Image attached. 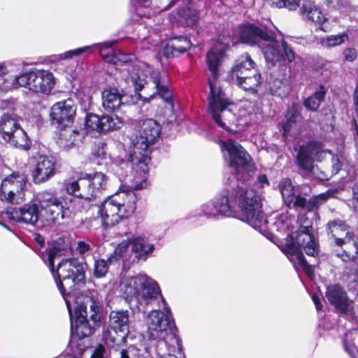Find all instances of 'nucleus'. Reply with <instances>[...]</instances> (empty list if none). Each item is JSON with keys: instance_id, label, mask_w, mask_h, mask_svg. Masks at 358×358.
I'll return each mask as SVG.
<instances>
[{"instance_id": "f257e3e1", "label": "nucleus", "mask_w": 358, "mask_h": 358, "mask_svg": "<svg viewBox=\"0 0 358 358\" xmlns=\"http://www.w3.org/2000/svg\"><path fill=\"white\" fill-rule=\"evenodd\" d=\"M220 145L225 161L236 176H229L220 196L200 206L199 215L208 219L229 217L238 206L243 221L259 231H265L268 221L262 213L259 196L248 187L253 171L250 156L239 143L231 139L221 141Z\"/></svg>"}, {"instance_id": "f03ea898", "label": "nucleus", "mask_w": 358, "mask_h": 358, "mask_svg": "<svg viewBox=\"0 0 358 358\" xmlns=\"http://www.w3.org/2000/svg\"><path fill=\"white\" fill-rule=\"evenodd\" d=\"M120 291L129 300H135L145 305L159 303L157 310H151L145 322L150 340L165 341L172 348H180V341L175 334L171 321V311L162 295L158 283L145 274L124 278L120 283Z\"/></svg>"}, {"instance_id": "7ed1b4c3", "label": "nucleus", "mask_w": 358, "mask_h": 358, "mask_svg": "<svg viewBox=\"0 0 358 358\" xmlns=\"http://www.w3.org/2000/svg\"><path fill=\"white\" fill-rule=\"evenodd\" d=\"M34 201L8 210L6 217L11 221L35 225L40 216L48 226H57L71 221L83 208L79 199L58 196L48 190L37 193Z\"/></svg>"}, {"instance_id": "20e7f679", "label": "nucleus", "mask_w": 358, "mask_h": 358, "mask_svg": "<svg viewBox=\"0 0 358 358\" xmlns=\"http://www.w3.org/2000/svg\"><path fill=\"white\" fill-rule=\"evenodd\" d=\"M226 48L227 45L224 44H217L212 48L206 54V63L210 72L208 78L210 87L208 110L215 122L220 127L227 130L234 124L243 127L250 124L254 114L240 110L238 117H236L234 113V105L227 97L220 85L219 67L225 57Z\"/></svg>"}, {"instance_id": "39448f33", "label": "nucleus", "mask_w": 358, "mask_h": 358, "mask_svg": "<svg viewBox=\"0 0 358 358\" xmlns=\"http://www.w3.org/2000/svg\"><path fill=\"white\" fill-rule=\"evenodd\" d=\"M138 198L134 191L120 190L108 196L99 206L103 225L113 227L132 216L136 209Z\"/></svg>"}, {"instance_id": "423d86ee", "label": "nucleus", "mask_w": 358, "mask_h": 358, "mask_svg": "<svg viewBox=\"0 0 358 358\" xmlns=\"http://www.w3.org/2000/svg\"><path fill=\"white\" fill-rule=\"evenodd\" d=\"M312 231V227L301 226L297 231L287 234L285 239V252L296 257L299 266L310 278L313 275V268L307 263L301 248H303L308 256L315 257L317 255L319 246Z\"/></svg>"}, {"instance_id": "0eeeda50", "label": "nucleus", "mask_w": 358, "mask_h": 358, "mask_svg": "<svg viewBox=\"0 0 358 358\" xmlns=\"http://www.w3.org/2000/svg\"><path fill=\"white\" fill-rule=\"evenodd\" d=\"M239 35L243 43L259 47L267 62L273 63L280 59L279 42L274 31L267 26L247 24L241 27Z\"/></svg>"}, {"instance_id": "6e6552de", "label": "nucleus", "mask_w": 358, "mask_h": 358, "mask_svg": "<svg viewBox=\"0 0 358 358\" xmlns=\"http://www.w3.org/2000/svg\"><path fill=\"white\" fill-rule=\"evenodd\" d=\"M50 270L57 286L66 301L69 314L71 315L70 301L66 296V292L67 295H70L76 285L83 282V265L76 258L64 259L58 264L56 271L54 270V266Z\"/></svg>"}, {"instance_id": "1a4fd4ad", "label": "nucleus", "mask_w": 358, "mask_h": 358, "mask_svg": "<svg viewBox=\"0 0 358 358\" xmlns=\"http://www.w3.org/2000/svg\"><path fill=\"white\" fill-rule=\"evenodd\" d=\"M130 79L136 92L141 90L147 84L148 75L152 80L157 94L171 109H173V93L169 86V77L166 73L153 71L152 68L145 64H139L129 71Z\"/></svg>"}, {"instance_id": "9d476101", "label": "nucleus", "mask_w": 358, "mask_h": 358, "mask_svg": "<svg viewBox=\"0 0 358 358\" xmlns=\"http://www.w3.org/2000/svg\"><path fill=\"white\" fill-rule=\"evenodd\" d=\"M75 333L82 338L92 335L101 324L100 303L94 298H88L86 305L79 304L75 308Z\"/></svg>"}, {"instance_id": "9b49d317", "label": "nucleus", "mask_w": 358, "mask_h": 358, "mask_svg": "<svg viewBox=\"0 0 358 358\" xmlns=\"http://www.w3.org/2000/svg\"><path fill=\"white\" fill-rule=\"evenodd\" d=\"M327 227L335 244L343 248V252H338L337 256L344 262L353 261L358 255V245L349 227L343 220H334L327 223Z\"/></svg>"}, {"instance_id": "f8f14e48", "label": "nucleus", "mask_w": 358, "mask_h": 358, "mask_svg": "<svg viewBox=\"0 0 358 358\" xmlns=\"http://www.w3.org/2000/svg\"><path fill=\"white\" fill-rule=\"evenodd\" d=\"M139 130L132 138L133 150L131 154L140 156L143 160L148 159L149 148L159 136V124L152 119H145L138 122Z\"/></svg>"}, {"instance_id": "ddd939ff", "label": "nucleus", "mask_w": 358, "mask_h": 358, "mask_svg": "<svg viewBox=\"0 0 358 358\" xmlns=\"http://www.w3.org/2000/svg\"><path fill=\"white\" fill-rule=\"evenodd\" d=\"M13 85L28 88L43 94H49L55 85V78L48 70L34 69L15 76Z\"/></svg>"}, {"instance_id": "4468645a", "label": "nucleus", "mask_w": 358, "mask_h": 358, "mask_svg": "<svg viewBox=\"0 0 358 358\" xmlns=\"http://www.w3.org/2000/svg\"><path fill=\"white\" fill-rule=\"evenodd\" d=\"M0 132L2 138L10 145L23 150L29 149V138L18 124L17 116L13 112L5 113L1 116Z\"/></svg>"}, {"instance_id": "2eb2a0df", "label": "nucleus", "mask_w": 358, "mask_h": 358, "mask_svg": "<svg viewBox=\"0 0 358 358\" xmlns=\"http://www.w3.org/2000/svg\"><path fill=\"white\" fill-rule=\"evenodd\" d=\"M327 153L328 150L323 149L322 144L318 142H309L300 147L297 155V162L299 167L307 173H311L319 180H328V176L321 171L319 174L316 173L314 166V160L322 161Z\"/></svg>"}, {"instance_id": "dca6fc26", "label": "nucleus", "mask_w": 358, "mask_h": 358, "mask_svg": "<svg viewBox=\"0 0 358 358\" xmlns=\"http://www.w3.org/2000/svg\"><path fill=\"white\" fill-rule=\"evenodd\" d=\"M26 190V177L19 173H13L2 180L0 199L4 202L20 204L25 201Z\"/></svg>"}, {"instance_id": "f3484780", "label": "nucleus", "mask_w": 358, "mask_h": 358, "mask_svg": "<svg viewBox=\"0 0 358 358\" xmlns=\"http://www.w3.org/2000/svg\"><path fill=\"white\" fill-rule=\"evenodd\" d=\"M113 42L107 41L101 43L93 44L78 48L75 50L66 52L62 57V59H69L75 56L88 54L93 47H98L99 53L103 59L108 63L117 64L127 63L131 60V56L122 52L115 53L112 49Z\"/></svg>"}, {"instance_id": "a211bd4d", "label": "nucleus", "mask_w": 358, "mask_h": 358, "mask_svg": "<svg viewBox=\"0 0 358 358\" xmlns=\"http://www.w3.org/2000/svg\"><path fill=\"white\" fill-rule=\"evenodd\" d=\"M325 296L329 303L348 320L357 319L353 302L348 298L346 292L341 285L335 284L327 286Z\"/></svg>"}, {"instance_id": "6ab92c4d", "label": "nucleus", "mask_w": 358, "mask_h": 358, "mask_svg": "<svg viewBox=\"0 0 358 358\" xmlns=\"http://www.w3.org/2000/svg\"><path fill=\"white\" fill-rule=\"evenodd\" d=\"M129 159L136 175L127 176L124 178L125 183L130 189L134 190L146 188L148 186V164L150 162V158L148 157V160H143L140 157H138V155L130 154Z\"/></svg>"}, {"instance_id": "aec40b11", "label": "nucleus", "mask_w": 358, "mask_h": 358, "mask_svg": "<svg viewBox=\"0 0 358 358\" xmlns=\"http://www.w3.org/2000/svg\"><path fill=\"white\" fill-rule=\"evenodd\" d=\"M76 110V103L71 97L58 101L51 107V120L56 124L66 127L73 122Z\"/></svg>"}, {"instance_id": "412c9836", "label": "nucleus", "mask_w": 358, "mask_h": 358, "mask_svg": "<svg viewBox=\"0 0 358 358\" xmlns=\"http://www.w3.org/2000/svg\"><path fill=\"white\" fill-rule=\"evenodd\" d=\"M122 122L117 117L104 115L99 117L95 114H89L85 119L87 132H106L120 127Z\"/></svg>"}, {"instance_id": "4be33fe9", "label": "nucleus", "mask_w": 358, "mask_h": 358, "mask_svg": "<svg viewBox=\"0 0 358 358\" xmlns=\"http://www.w3.org/2000/svg\"><path fill=\"white\" fill-rule=\"evenodd\" d=\"M56 162L52 157L39 155L32 171L35 184H40L50 179L55 174Z\"/></svg>"}, {"instance_id": "5701e85b", "label": "nucleus", "mask_w": 358, "mask_h": 358, "mask_svg": "<svg viewBox=\"0 0 358 358\" xmlns=\"http://www.w3.org/2000/svg\"><path fill=\"white\" fill-rule=\"evenodd\" d=\"M303 16L309 21L313 22L315 26L324 31H329L331 26L329 20L325 13H323L321 8L314 1H304L301 7Z\"/></svg>"}, {"instance_id": "b1692460", "label": "nucleus", "mask_w": 358, "mask_h": 358, "mask_svg": "<svg viewBox=\"0 0 358 358\" xmlns=\"http://www.w3.org/2000/svg\"><path fill=\"white\" fill-rule=\"evenodd\" d=\"M107 181L106 176L101 172L86 173L82 181V185L86 187L87 191L83 194L85 199H90L100 194L106 189Z\"/></svg>"}, {"instance_id": "393cba45", "label": "nucleus", "mask_w": 358, "mask_h": 358, "mask_svg": "<svg viewBox=\"0 0 358 358\" xmlns=\"http://www.w3.org/2000/svg\"><path fill=\"white\" fill-rule=\"evenodd\" d=\"M71 253V244L69 238L62 237L55 241L52 247L45 253L43 254V260L48 263L50 269L54 266L55 259L66 256Z\"/></svg>"}, {"instance_id": "a878e982", "label": "nucleus", "mask_w": 358, "mask_h": 358, "mask_svg": "<svg viewBox=\"0 0 358 358\" xmlns=\"http://www.w3.org/2000/svg\"><path fill=\"white\" fill-rule=\"evenodd\" d=\"M278 188L287 207H305L306 199L301 196L295 195L294 187L290 179L285 178L282 180L278 185Z\"/></svg>"}, {"instance_id": "bb28decb", "label": "nucleus", "mask_w": 358, "mask_h": 358, "mask_svg": "<svg viewBox=\"0 0 358 358\" xmlns=\"http://www.w3.org/2000/svg\"><path fill=\"white\" fill-rule=\"evenodd\" d=\"M101 99L102 106L108 112L117 111L124 106L123 96L117 88L104 89L101 94Z\"/></svg>"}, {"instance_id": "cd10ccee", "label": "nucleus", "mask_w": 358, "mask_h": 358, "mask_svg": "<svg viewBox=\"0 0 358 358\" xmlns=\"http://www.w3.org/2000/svg\"><path fill=\"white\" fill-rule=\"evenodd\" d=\"M252 71H258L255 68V63L248 54L243 55L236 60L231 69V79H239L241 76L252 73Z\"/></svg>"}, {"instance_id": "c85d7f7f", "label": "nucleus", "mask_w": 358, "mask_h": 358, "mask_svg": "<svg viewBox=\"0 0 358 358\" xmlns=\"http://www.w3.org/2000/svg\"><path fill=\"white\" fill-rule=\"evenodd\" d=\"M192 43L184 36L172 38L165 46L164 54L167 56L177 57L190 48Z\"/></svg>"}, {"instance_id": "c756f323", "label": "nucleus", "mask_w": 358, "mask_h": 358, "mask_svg": "<svg viewBox=\"0 0 358 358\" xmlns=\"http://www.w3.org/2000/svg\"><path fill=\"white\" fill-rule=\"evenodd\" d=\"M110 327L127 334L129 328L128 310H114L110 313Z\"/></svg>"}, {"instance_id": "7c9ffc66", "label": "nucleus", "mask_w": 358, "mask_h": 358, "mask_svg": "<svg viewBox=\"0 0 358 358\" xmlns=\"http://www.w3.org/2000/svg\"><path fill=\"white\" fill-rule=\"evenodd\" d=\"M251 73L245 76H241L239 79L232 80V81L245 91L252 93L257 92L262 81V76L258 71H252Z\"/></svg>"}, {"instance_id": "2f4dec72", "label": "nucleus", "mask_w": 358, "mask_h": 358, "mask_svg": "<svg viewBox=\"0 0 358 358\" xmlns=\"http://www.w3.org/2000/svg\"><path fill=\"white\" fill-rule=\"evenodd\" d=\"M131 245V250L136 254L138 258L146 259L147 256L152 252L154 245L148 243L147 240L142 236H134L129 241Z\"/></svg>"}, {"instance_id": "473e14b6", "label": "nucleus", "mask_w": 358, "mask_h": 358, "mask_svg": "<svg viewBox=\"0 0 358 358\" xmlns=\"http://www.w3.org/2000/svg\"><path fill=\"white\" fill-rule=\"evenodd\" d=\"M82 136V134L76 130L66 128L61 131L58 143L61 147L69 148L80 141Z\"/></svg>"}, {"instance_id": "72a5a7b5", "label": "nucleus", "mask_w": 358, "mask_h": 358, "mask_svg": "<svg viewBox=\"0 0 358 358\" xmlns=\"http://www.w3.org/2000/svg\"><path fill=\"white\" fill-rule=\"evenodd\" d=\"M83 177L80 178L78 180L69 179L64 181V188L66 193L73 195L78 199H84L83 194L87 192L86 187L82 185Z\"/></svg>"}, {"instance_id": "f704fd0d", "label": "nucleus", "mask_w": 358, "mask_h": 358, "mask_svg": "<svg viewBox=\"0 0 358 358\" xmlns=\"http://www.w3.org/2000/svg\"><path fill=\"white\" fill-rule=\"evenodd\" d=\"M127 334L120 333L118 330L110 328L104 334V342L106 345L115 348L122 343H124L127 340Z\"/></svg>"}, {"instance_id": "c9c22d12", "label": "nucleus", "mask_w": 358, "mask_h": 358, "mask_svg": "<svg viewBox=\"0 0 358 358\" xmlns=\"http://www.w3.org/2000/svg\"><path fill=\"white\" fill-rule=\"evenodd\" d=\"M349 38L346 32L330 35L320 38L319 43L324 48H334L342 45Z\"/></svg>"}, {"instance_id": "e433bc0d", "label": "nucleus", "mask_w": 358, "mask_h": 358, "mask_svg": "<svg viewBox=\"0 0 358 358\" xmlns=\"http://www.w3.org/2000/svg\"><path fill=\"white\" fill-rule=\"evenodd\" d=\"M334 194V192L328 190L324 193L320 194L310 199L308 201H306V204L302 209H306L308 211H313L317 209L320 206L323 204L329 198Z\"/></svg>"}, {"instance_id": "4c0bfd02", "label": "nucleus", "mask_w": 358, "mask_h": 358, "mask_svg": "<svg viewBox=\"0 0 358 358\" xmlns=\"http://www.w3.org/2000/svg\"><path fill=\"white\" fill-rule=\"evenodd\" d=\"M326 94L325 88L320 86L319 90L315 94L305 100V106L310 110L315 111L319 108L322 101L324 100Z\"/></svg>"}, {"instance_id": "58836bf2", "label": "nucleus", "mask_w": 358, "mask_h": 358, "mask_svg": "<svg viewBox=\"0 0 358 358\" xmlns=\"http://www.w3.org/2000/svg\"><path fill=\"white\" fill-rule=\"evenodd\" d=\"M279 50L280 52V58L278 61L271 63L272 64H275V63L280 62L283 57H285L289 62H292L294 60L295 54L293 50L283 40L281 43H279Z\"/></svg>"}, {"instance_id": "ea45409f", "label": "nucleus", "mask_w": 358, "mask_h": 358, "mask_svg": "<svg viewBox=\"0 0 358 358\" xmlns=\"http://www.w3.org/2000/svg\"><path fill=\"white\" fill-rule=\"evenodd\" d=\"M129 245H130V242L129 240L122 241L115 248L113 253L108 259V261L110 263H112L113 259L117 260V259H120V258L123 257L124 253L127 251Z\"/></svg>"}, {"instance_id": "a19ab883", "label": "nucleus", "mask_w": 358, "mask_h": 358, "mask_svg": "<svg viewBox=\"0 0 358 358\" xmlns=\"http://www.w3.org/2000/svg\"><path fill=\"white\" fill-rule=\"evenodd\" d=\"M108 264L110 263L108 260L106 261L103 259L96 260L94 265V275L96 278L105 276L108 271Z\"/></svg>"}, {"instance_id": "79ce46f5", "label": "nucleus", "mask_w": 358, "mask_h": 358, "mask_svg": "<svg viewBox=\"0 0 358 358\" xmlns=\"http://www.w3.org/2000/svg\"><path fill=\"white\" fill-rule=\"evenodd\" d=\"M182 20L187 26L192 27L196 24L198 21V13L196 10L187 8L182 11Z\"/></svg>"}, {"instance_id": "37998d69", "label": "nucleus", "mask_w": 358, "mask_h": 358, "mask_svg": "<svg viewBox=\"0 0 358 358\" xmlns=\"http://www.w3.org/2000/svg\"><path fill=\"white\" fill-rule=\"evenodd\" d=\"M296 110L295 108H289L286 116V122L282 125L284 135L289 132V129L296 122Z\"/></svg>"}, {"instance_id": "c03bdc74", "label": "nucleus", "mask_w": 358, "mask_h": 358, "mask_svg": "<svg viewBox=\"0 0 358 358\" xmlns=\"http://www.w3.org/2000/svg\"><path fill=\"white\" fill-rule=\"evenodd\" d=\"M353 334L352 331H350L345 334V337L343 339V346L345 350L350 355L352 358H358V350L354 345L348 341V339Z\"/></svg>"}, {"instance_id": "a18cd8bd", "label": "nucleus", "mask_w": 358, "mask_h": 358, "mask_svg": "<svg viewBox=\"0 0 358 358\" xmlns=\"http://www.w3.org/2000/svg\"><path fill=\"white\" fill-rule=\"evenodd\" d=\"M271 4L278 8L286 7L289 10H295L299 3V0H269Z\"/></svg>"}, {"instance_id": "49530a36", "label": "nucleus", "mask_w": 358, "mask_h": 358, "mask_svg": "<svg viewBox=\"0 0 358 358\" xmlns=\"http://www.w3.org/2000/svg\"><path fill=\"white\" fill-rule=\"evenodd\" d=\"M291 220L287 218L286 215H281L279 217L275 222V225L277 230L282 232L286 231L289 229L291 224Z\"/></svg>"}, {"instance_id": "de8ad7c7", "label": "nucleus", "mask_w": 358, "mask_h": 358, "mask_svg": "<svg viewBox=\"0 0 358 358\" xmlns=\"http://www.w3.org/2000/svg\"><path fill=\"white\" fill-rule=\"evenodd\" d=\"M344 159L342 156H334L332 157L333 172L337 173L343 166Z\"/></svg>"}, {"instance_id": "09e8293b", "label": "nucleus", "mask_w": 358, "mask_h": 358, "mask_svg": "<svg viewBox=\"0 0 358 358\" xmlns=\"http://www.w3.org/2000/svg\"><path fill=\"white\" fill-rule=\"evenodd\" d=\"M345 60L349 62L354 61L357 56V50L355 48H346L343 52Z\"/></svg>"}, {"instance_id": "8fccbe9b", "label": "nucleus", "mask_w": 358, "mask_h": 358, "mask_svg": "<svg viewBox=\"0 0 358 358\" xmlns=\"http://www.w3.org/2000/svg\"><path fill=\"white\" fill-rule=\"evenodd\" d=\"M80 255H83L91 249L90 244L84 241H79L76 248Z\"/></svg>"}, {"instance_id": "3c124183", "label": "nucleus", "mask_w": 358, "mask_h": 358, "mask_svg": "<svg viewBox=\"0 0 358 358\" xmlns=\"http://www.w3.org/2000/svg\"><path fill=\"white\" fill-rule=\"evenodd\" d=\"M103 352V346L102 345H99L92 354L91 358H102Z\"/></svg>"}, {"instance_id": "603ef678", "label": "nucleus", "mask_w": 358, "mask_h": 358, "mask_svg": "<svg viewBox=\"0 0 358 358\" xmlns=\"http://www.w3.org/2000/svg\"><path fill=\"white\" fill-rule=\"evenodd\" d=\"M311 297H312V300L313 301V302L315 305L317 310H321L322 308V305L320 303L319 296L316 294H313Z\"/></svg>"}, {"instance_id": "864d4df0", "label": "nucleus", "mask_w": 358, "mask_h": 358, "mask_svg": "<svg viewBox=\"0 0 358 358\" xmlns=\"http://www.w3.org/2000/svg\"><path fill=\"white\" fill-rule=\"evenodd\" d=\"M34 240L41 247L45 244V240L43 237L38 234L34 235Z\"/></svg>"}, {"instance_id": "5fc2aeb1", "label": "nucleus", "mask_w": 358, "mask_h": 358, "mask_svg": "<svg viewBox=\"0 0 358 358\" xmlns=\"http://www.w3.org/2000/svg\"><path fill=\"white\" fill-rule=\"evenodd\" d=\"M353 201H356L357 203H358V182L355 183L353 189Z\"/></svg>"}, {"instance_id": "6e6d98bb", "label": "nucleus", "mask_w": 358, "mask_h": 358, "mask_svg": "<svg viewBox=\"0 0 358 358\" xmlns=\"http://www.w3.org/2000/svg\"><path fill=\"white\" fill-rule=\"evenodd\" d=\"M8 73L7 66L5 63H0V76H3Z\"/></svg>"}, {"instance_id": "4d7b16f0", "label": "nucleus", "mask_w": 358, "mask_h": 358, "mask_svg": "<svg viewBox=\"0 0 358 358\" xmlns=\"http://www.w3.org/2000/svg\"><path fill=\"white\" fill-rule=\"evenodd\" d=\"M258 181L260 183H266V184L268 183L267 178H266V176L265 175L259 176Z\"/></svg>"}, {"instance_id": "13d9d810", "label": "nucleus", "mask_w": 358, "mask_h": 358, "mask_svg": "<svg viewBox=\"0 0 358 358\" xmlns=\"http://www.w3.org/2000/svg\"><path fill=\"white\" fill-rule=\"evenodd\" d=\"M138 1V3L144 6V7H148L150 5V0H136Z\"/></svg>"}, {"instance_id": "bf43d9fd", "label": "nucleus", "mask_w": 358, "mask_h": 358, "mask_svg": "<svg viewBox=\"0 0 358 358\" xmlns=\"http://www.w3.org/2000/svg\"><path fill=\"white\" fill-rule=\"evenodd\" d=\"M176 1L177 0H171L170 3H169V6H171L172 5H173L176 2Z\"/></svg>"}, {"instance_id": "052dcab7", "label": "nucleus", "mask_w": 358, "mask_h": 358, "mask_svg": "<svg viewBox=\"0 0 358 358\" xmlns=\"http://www.w3.org/2000/svg\"><path fill=\"white\" fill-rule=\"evenodd\" d=\"M64 358H77V357H76L75 356L71 355H67L65 356Z\"/></svg>"}, {"instance_id": "680f3d73", "label": "nucleus", "mask_w": 358, "mask_h": 358, "mask_svg": "<svg viewBox=\"0 0 358 358\" xmlns=\"http://www.w3.org/2000/svg\"><path fill=\"white\" fill-rule=\"evenodd\" d=\"M283 87L285 88V90H283V92H285L286 90H288L289 87L285 84H283Z\"/></svg>"}, {"instance_id": "e2e57ef3", "label": "nucleus", "mask_w": 358, "mask_h": 358, "mask_svg": "<svg viewBox=\"0 0 358 358\" xmlns=\"http://www.w3.org/2000/svg\"><path fill=\"white\" fill-rule=\"evenodd\" d=\"M355 129H356V136L358 138V125L357 124H356Z\"/></svg>"}, {"instance_id": "0e129e2a", "label": "nucleus", "mask_w": 358, "mask_h": 358, "mask_svg": "<svg viewBox=\"0 0 358 358\" xmlns=\"http://www.w3.org/2000/svg\"><path fill=\"white\" fill-rule=\"evenodd\" d=\"M142 39H145L146 38L145 36H144L143 34L140 35V36Z\"/></svg>"}, {"instance_id": "69168bd1", "label": "nucleus", "mask_w": 358, "mask_h": 358, "mask_svg": "<svg viewBox=\"0 0 358 358\" xmlns=\"http://www.w3.org/2000/svg\"><path fill=\"white\" fill-rule=\"evenodd\" d=\"M116 174H118L120 177V179L122 180V178H123V176L122 174H120L117 171L116 172Z\"/></svg>"}, {"instance_id": "338daca9", "label": "nucleus", "mask_w": 358, "mask_h": 358, "mask_svg": "<svg viewBox=\"0 0 358 358\" xmlns=\"http://www.w3.org/2000/svg\"><path fill=\"white\" fill-rule=\"evenodd\" d=\"M357 294H358V290H357Z\"/></svg>"}]
</instances>
